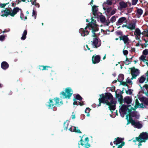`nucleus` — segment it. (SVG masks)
Returning a JSON list of instances; mask_svg holds the SVG:
<instances>
[{
  "label": "nucleus",
  "mask_w": 148,
  "mask_h": 148,
  "mask_svg": "<svg viewBox=\"0 0 148 148\" xmlns=\"http://www.w3.org/2000/svg\"><path fill=\"white\" fill-rule=\"evenodd\" d=\"M91 21L89 23L84 29L81 28L79 30L81 35L82 36H85L88 34L89 32L87 30H91L92 33V37H97L96 35L95 32L99 30V28L98 25L96 24V20L93 18V17L91 18Z\"/></svg>",
  "instance_id": "f257e3e1"
},
{
  "label": "nucleus",
  "mask_w": 148,
  "mask_h": 148,
  "mask_svg": "<svg viewBox=\"0 0 148 148\" xmlns=\"http://www.w3.org/2000/svg\"><path fill=\"white\" fill-rule=\"evenodd\" d=\"M100 96L101 97L99 99V104L97 105L98 107L101 106V103L108 105L110 102L109 101L113 100V96L110 92H106L105 95L102 94L100 95Z\"/></svg>",
  "instance_id": "f03ea898"
},
{
  "label": "nucleus",
  "mask_w": 148,
  "mask_h": 148,
  "mask_svg": "<svg viewBox=\"0 0 148 148\" xmlns=\"http://www.w3.org/2000/svg\"><path fill=\"white\" fill-rule=\"evenodd\" d=\"M21 10L19 8L17 7L14 8L12 10L11 8H6L4 10L1 11V16L2 17H7L9 15L14 17L17 13Z\"/></svg>",
  "instance_id": "7ed1b4c3"
},
{
  "label": "nucleus",
  "mask_w": 148,
  "mask_h": 148,
  "mask_svg": "<svg viewBox=\"0 0 148 148\" xmlns=\"http://www.w3.org/2000/svg\"><path fill=\"white\" fill-rule=\"evenodd\" d=\"M148 139V133L147 132H143L139 136L136 137V139L133 140L134 142L140 141V142H145Z\"/></svg>",
  "instance_id": "20e7f679"
},
{
  "label": "nucleus",
  "mask_w": 148,
  "mask_h": 148,
  "mask_svg": "<svg viewBox=\"0 0 148 148\" xmlns=\"http://www.w3.org/2000/svg\"><path fill=\"white\" fill-rule=\"evenodd\" d=\"M73 90L70 87H68L65 89V92L62 91L60 94L62 95L64 98L69 99L73 94Z\"/></svg>",
  "instance_id": "39448f33"
},
{
  "label": "nucleus",
  "mask_w": 148,
  "mask_h": 148,
  "mask_svg": "<svg viewBox=\"0 0 148 148\" xmlns=\"http://www.w3.org/2000/svg\"><path fill=\"white\" fill-rule=\"evenodd\" d=\"M91 42L92 43V44L93 47L96 48L99 47L101 44V41L99 38H93L92 41H91Z\"/></svg>",
  "instance_id": "423d86ee"
},
{
  "label": "nucleus",
  "mask_w": 148,
  "mask_h": 148,
  "mask_svg": "<svg viewBox=\"0 0 148 148\" xmlns=\"http://www.w3.org/2000/svg\"><path fill=\"white\" fill-rule=\"evenodd\" d=\"M139 73V72L138 69H135V67L132 68L131 69V74L132 75V77L131 79H136Z\"/></svg>",
  "instance_id": "0eeeda50"
},
{
  "label": "nucleus",
  "mask_w": 148,
  "mask_h": 148,
  "mask_svg": "<svg viewBox=\"0 0 148 148\" xmlns=\"http://www.w3.org/2000/svg\"><path fill=\"white\" fill-rule=\"evenodd\" d=\"M101 59V57L99 55H94L92 58V63L93 64L98 63L99 62Z\"/></svg>",
  "instance_id": "6e6552de"
},
{
  "label": "nucleus",
  "mask_w": 148,
  "mask_h": 148,
  "mask_svg": "<svg viewBox=\"0 0 148 148\" xmlns=\"http://www.w3.org/2000/svg\"><path fill=\"white\" fill-rule=\"evenodd\" d=\"M127 115L129 116V117H132V118L134 117L138 119H139L140 117L138 112L135 111H133L132 112L128 113V114Z\"/></svg>",
  "instance_id": "1a4fd4ad"
},
{
  "label": "nucleus",
  "mask_w": 148,
  "mask_h": 148,
  "mask_svg": "<svg viewBox=\"0 0 148 148\" xmlns=\"http://www.w3.org/2000/svg\"><path fill=\"white\" fill-rule=\"evenodd\" d=\"M122 106L119 110V112H120L121 111L123 112V114H126L128 112H127V111H128V107L131 106V105H122Z\"/></svg>",
  "instance_id": "9d476101"
},
{
  "label": "nucleus",
  "mask_w": 148,
  "mask_h": 148,
  "mask_svg": "<svg viewBox=\"0 0 148 148\" xmlns=\"http://www.w3.org/2000/svg\"><path fill=\"white\" fill-rule=\"evenodd\" d=\"M136 22H131L128 24V25H125V27L129 29L133 30L135 29Z\"/></svg>",
  "instance_id": "9b49d317"
},
{
  "label": "nucleus",
  "mask_w": 148,
  "mask_h": 148,
  "mask_svg": "<svg viewBox=\"0 0 148 148\" xmlns=\"http://www.w3.org/2000/svg\"><path fill=\"white\" fill-rule=\"evenodd\" d=\"M108 106L109 109L112 111V110H114L116 109L115 105L114 103V101L113 100L110 101V102L108 105H107Z\"/></svg>",
  "instance_id": "f8f14e48"
},
{
  "label": "nucleus",
  "mask_w": 148,
  "mask_h": 148,
  "mask_svg": "<svg viewBox=\"0 0 148 148\" xmlns=\"http://www.w3.org/2000/svg\"><path fill=\"white\" fill-rule=\"evenodd\" d=\"M53 100L50 99L49 102L46 103V106L49 108H53L55 107V103H53Z\"/></svg>",
  "instance_id": "ddd939ff"
},
{
  "label": "nucleus",
  "mask_w": 148,
  "mask_h": 148,
  "mask_svg": "<svg viewBox=\"0 0 148 148\" xmlns=\"http://www.w3.org/2000/svg\"><path fill=\"white\" fill-rule=\"evenodd\" d=\"M132 125L134 126V127L138 129H140L143 126L142 125L139 121H134L132 123Z\"/></svg>",
  "instance_id": "4468645a"
},
{
  "label": "nucleus",
  "mask_w": 148,
  "mask_h": 148,
  "mask_svg": "<svg viewBox=\"0 0 148 148\" xmlns=\"http://www.w3.org/2000/svg\"><path fill=\"white\" fill-rule=\"evenodd\" d=\"M127 21L126 20V18L125 17H122L120 18L118 21L116 23V25H119L120 24L122 23L123 22H126Z\"/></svg>",
  "instance_id": "2eb2a0df"
},
{
  "label": "nucleus",
  "mask_w": 148,
  "mask_h": 148,
  "mask_svg": "<svg viewBox=\"0 0 148 148\" xmlns=\"http://www.w3.org/2000/svg\"><path fill=\"white\" fill-rule=\"evenodd\" d=\"M9 65L8 63L5 61H3L1 64V67L2 69L4 70L7 69L9 67Z\"/></svg>",
  "instance_id": "dca6fc26"
},
{
  "label": "nucleus",
  "mask_w": 148,
  "mask_h": 148,
  "mask_svg": "<svg viewBox=\"0 0 148 148\" xmlns=\"http://www.w3.org/2000/svg\"><path fill=\"white\" fill-rule=\"evenodd\" d=\"M53 100L55 102V105L57 106H59L63 103L62 101L60 102V99L58 98H54Z\"/></svg>",
  "instance_id": "f3484780"
},
{
  "label": "nucleus",
  "mask_w": 148,
  "mask_h": 148,
  "mask_svg": "<svg viewBox=\"0 0 148 148\" xmlns=\"http://www.w3.org/2000/svg\"><path fill=\"white\" fill-rule=\"evenodd\" d=\"M132 101V99L128 96L125 97L123 99V102L126 103L127 104H130Z\"/></svg>",
  "instance_id": "a211bd4d"
},
{
  "label": "nucleus",
  "mask_w": 148,
  "mask_h": 148,
  "mask_svg": "<svg viewBox=\"0 0 148 148\" xmlns=\"http://www.w3.org/2000/svg\"><path fill=\"white\" fill-rule=\"evenodd\" d=\"M78 127H74V129L73 130H72V127H70L69 129V130L72 132H74L76 133H78L81 134L82 133L81 132L80 130L78 129Z\"/></svg>",
  "instance_id": "6ab92c4d"
},
{
  "label": "nucleus",
  "mask_w": 148,
  "mask_h": 148,
  "mask_svg": "<svg viewBox=\"0 0 148 148\" xmlns=\"http://www.w3.org/2000/svg\"><path fill=\"white\" fill-rule=\"evenodd\" d=\"M114 140L113 143L114 144H115L116 145H118L119 144L122 143V140L121 138H119V137H117L116 138H115Z\"/></svg>",
  "instance_id": "aec40b11"
},
{
  "label": "nucleus",
  "mask_w": 148,
  "mask_h": 148,
  "mask_svg": "<svg viewBox=\"0 0 148 148\" xmlns=\"http://www.w3.org/2000/svg\"><path fill=\"white\" fill-rule=\"evenodd\" d=\"M141 33L142 32H141L140 29L138 28L135 29L134 34L136 37H138V36H140L142 34Z\"/></svg>",
  "instance_id": "412c9836"
},
{
  "label": "nucleus",
  "mask_w": 148,
  "mask_h": 148,
  "mask_svg": "<svg viewBox=\"0 0 148 148\" xmlns=\"http://www.w3.org/2000/svg\"><path fill=\"white\" fill-rule=\"evenodd\" d=\"M97 6L94 5L92 6V14L95 16L97 14V12L98 11V8H97Z\"/></svg>",
  "instance_id": "4be33fe9"
},
{
  "label": "nucleus",
  "mask_w": 148,
  "mask_h": 148,
  "mask_svg": "<svg viewBox=\"0 0 148 148\" xmlns=\"http://www.w3.org/2000/svg\"><path fill=\"white\" fill-rule=\"evenodd\" d=\"M120 40H122L124 41L125 44H128L130 42V40L128 38H119Z\"/></svg>",
  "instance_id": "5701e85b"
},
{
  "label": "nucleus",
  "mask_w": 148,
  "mask_h": 148,
  "mask_svg": "<svg viewBox=\"0 0 148 148\" xmlns=\"http://www.w3.org/2000/svg\"><path fill=\"white\" fill-rule=\"evenodd\" d=\"M128 116L127 115L126 116V119L127 120V124H129L130 123H131V124L132 125V123L134 121H135V120H133L132 118V117H129V119H128Z\"/></svg>",
  "instance_id": "b1692460"
},
{
  "label": "nucleus",
  "mask_w": 148,
  "mask_h": 148,
  "mask_svg": "<svg viewBox=\"0 0 148 148\" xmlns=\"http://www.w3.org/2000/svg\"><path fill=\"white\" fill-rule=\"evenodd\" d=\"M48 68H51V67L48 66H39L38 69L40 70H47Z\"/></svg>",
  "instance_id": "393cba45"
},
{
  "label": "nucleus",
  "mask_w": 148,
  "mask_h": 148,
  "mask_svg": "<svg viewBox=\"0 0 148 148\" xmlns=\"http://www.w3.org/2000/svg\"><path fill=\"white\" fill-rule=\"evenodd\" d=\"M119 4L121 9L125 8L127 6L126 3L123 1L120 2L119 3Z\"/></svg>",
  "instance_id": "a878e982"
},
{
  "label": "nucleus",
  "mask_w": 148,
  "mask_h": 148,
  "mask_svg": "<svg viewBox=\"0 0 148 148\" xmlns=\"http://www.w3.org/2000/svg\"><path fill=\"white\" fill-rule=\"evenodd\" d=\"M99 18L101 22L102 23H104L105 22L106 18L105 16L101 13V15L99 16Z\"/></svg>",
  "instance_id": "bb28decb"
},
{
  "label": "nucleus",
  "mask_w": 148,
  "mask_h": 148,
  "mask_svg": "<svg viewBox=\"0 0 148 148\" xmlns=\"http://www.w3.org/2000/svg\"><path fill=\"white\" fill-rule=\"evenodd\" d=\"M80 144L82 146L84 145V147L86 148H88L90 147V144H89L88 143H85V142H84V143L82 142H81Z\"/></svg>",
  "instance_id": "cd10ccee"
},
{
  "label": "nucleus",
  "mask_w": 148,
  "mask_h": 148,
  "mask_svg": "<svg viewBox=\"0 0 148 148\" xmlns=\"http://www.w3.org/2000/svg\"><path fill=\"white\" fill-rule=\"evenodd\" d=\"M142 34L144 35L146 37H148V29L144 30V31L142 32Z\"/></svg>",
  "instance_id": "c85d7f7f"
},
{
  "label": "nucleus",
  "mask_w": 148,
  "mask_h": 148,
  "mask_svg": "<svg viewBox=\"0 0 148 148\" xmlns=\"http://www.w3.org/2000/svg\"><path fill=\"white\" fill-rule=\"evenodd\" d=\"M67 120L66 121L64 122V130H67L68 128L69 123L67 122Z\"/></svg>",
  "instance_id": "c756f323"
},
{
  "label": "nucleus",
  "mask_w": 148,
  "mask_h": 148,
  "mask_svg": "<svg viewBox=\"0 0 148 148\" xmlns=\"http://www.w3.org/2000/svg\"><path fill=\"white\" fill-rule=\"evenodd\" d=\"M146 57V56H145L142 55L139 58V60L140 61H141L144 62H145L147 61V60L145 59Z\"/></svg>",
  "instance_id": "7c9ffc66"
},
{
  "label": "nucleus",
  "mask_w": 148,
  "mask_h": 148,
  "mask_svg": "<svg viewBox=\"0 0 148 148\" xmlns=\"http://www.w3.org/2000/svg\"><path fill=\"white\" fill-rule=\"evenodd\" d=\"M91 109H90L89 108H87L85 111V113H87V114L86 115V116H89L90 115L89 112L90 111Z\"/></svg>",
  "instance_id": "2f4dec72"
},
{
  "label": "nucleus",
  "mask_w": 148,
  "mask_h": 148,
  "mask_svg": "<svg viewBox=\"0 0 148 148\" xmlns=\"http://www.w3.org/2000/svg\"><path fill=\"white\" fill-rule=\"evenodd\" d=\"M76 100H78L79 101H81L82 100V97L79 94L76 95L75 96V98H74Z\"/></svg>",
  "instance_id": "473e14b6"
},
{
  "label": "nucleus",
  "mask_w": 148,
  "mask_h": 148,
  "mask_svg": "<svg viewBox=\"0 0 148 148\" xmlns=\"http://www.w3.org/2000/svg\"><path fill=\"white\" fill-rule=\"evenodd\" d=\"M118 81L120 82V85H122L125 86H127L128 88V85L127 84L126 82H123L122 81H120L117 79Z\"/></svg>",
  "instance_id": "72a5a7b5"
},
{
  "label": "nucleus",
  "mask_w": 148,
  "mask_h": 148,
  "mask_svg": "<svg viewBox=\"0 0 148 148\" xmlns=\"http://www.w3.org/2000/svg\"><path fill=\"white\" fill-rule=\"evenodd\" d=\"M142 99L144 102V103L147 106H148V99L144 97L142 98Z\"/></svg>",
  "instance_id": "f704fd0d"
},
{
  "label": "nucleus",
  "mask_w": 148,
  "mask_h": 148,
  "mask_svg": "<svg viewBox=\"0 0 148 148\" xmlns=\"http://www.w3.org/2000/svg\"><path fill=\"white\" fill-rule=\"evenodd\" d=\"M145 79L144 77L142 76L139 79V82L140 83H143L145 81Z\"/></svg>",
  "instance_id": "c9c22d12"
},
{
  "label": "nucleus",
  "mask_w": 148,
  "mask_h": 148,
  "mask_svg": "<svg viewBox=\"0 0 148 148\" xmlns=\"http://www.w3.org/2000/svg\"><path fill=\"white\" fill-rule=\"evenodd\" d=\"M143 13V10L141 9H138L137 10L136 13L138 14L140 16Z\"/></svg>",
  "instance_id": "e433bc0d"
},
{
  "label": "nucleus",
  "mask_w": 148,
  "mask_h": 148,
  "mask_svg": "<svg viewBox=\"0 0 148 148\" xmlns=\"http://www.w3.org/2000/svg\"><path fill=\"white\" fill-rule=\"evenodd\" d=\"M119 80L120 81H122L124 79V75L123 74H120L118 77Z\"/></svg>",
  "instance_id": "4c0bfd02"
},
{
  "label": "nucleus",
  "mask_w": 148,
  "mask_h": 148,
  "mask_svg": "<svg viewBox=\"0 0 148 148\" xmlns=\"http://www.w3.org/2000/svg\"><path fill=\"white\" fill-rule=\"evenodd\" d=\"M126 57V59L125 61L124 62V63L126 65H128L129 64H130L131 62H132L131 61L129 60V59Z\"/></svg>",
  "instance_id": "58836bf2"
},
{
  "label": "nucleus",
  "mask_w": 148,
  "mask_h": 148,
  "mask_svg": "<svg viewBox=\"0 0 148 148\" xmlns=\"http://www.w3.org/2000/svg\"><path fill=\"white\" fill-rule=\"evenodd\" d=\"M138 108V107L135 106V108H134L132 107H131V108L130 109H129L128 108V113H129L131 112H132V110H133V111H136V108Z\"/></svg>",
  "instance_id": "ea45409f"
},
{
  "label": "nucleus",
  "mask_w": 148,
  "mask_h": 148,
  "mask_svg": "<svg viewBox=\"0 0 148 148\" xmlns=\"http://www.w3.org/2000/svg\"><path fill=\"white\" fill-rule=\"evenodd\" d=\"M112 0H107L106 2H105L104 3L107 4L108 5H111L112 4Z\"/></svg>",
  "instance_id": "a19ab883"
},
{
  "label": "nucleus",
  "mask_w": 148,
  "mask_h": 148,
  "mask_svg": "<svg viewBox=\"0 0 148 148\" xmlns=\"http://www.w3.org/2000/svg\"><path fill=\"white\" fill-rule=\"evenodd\" d=\"M116 34H117L120 36L119 37H127V36H122V32L120 31H117L116 32Z\"/></svg>",
  "instance_id": "79ce46f5"
},
{
  "label": "nucleus",
  "mask_w": 148,
  "mask_h": 148,
  "mask_svg": "<svg viewBox=\"0 0 148 148\" xmlns=\"http://www.w3.org/2000/svg\"><path fill=\"white\" fill-rule=\"evenodd\" d=\"M116 20V18L115 16H112L110 19V21L111 22L113 23L114 22H115Z\"/></svg>",
  "instance_id": "37998d69"
},
{
  "label": "nucleus",
  "mask_w": 148,
  "mask_h": 148,
  "mask_svg": "<svg viewBox=\"0 0 148 148\" xmlns=\"http://www.w3.org/2000/svg\"><path fill=\"white\" fill-rule=\"evenodd\" d=\"M125 92L127 94L129 95H131L132 93V90L130 89H128V90H126Z\"/></svg>",
  "instance_id": "c03bdc74"
},
{
  "label": "nucleus",
  "mask_w": 148,
  "mask_h": 148,
  "mask_svg": "<svg viewBox=\"0 0 148 148\" xmlns=\"http://www.w3.org/2000/svg\"><path fill=\"white\" fill-rule=\"evenodd\" d=\"M127 13L126 14L128 15V13H131L132 12L133 10V8H127Z\"/></svg>",
  "instance_id": "a18cd8bd"
},
{
  "label": "nucleus",
  "mask_w": 148,
  "mask_h": 148,
  "mask_svg": "<svg viewBox=\"0 0 148 148\" xmlns=\"http://www.w3.org/2000/svg\"><path fill=\"white\" fill-rule=\"evenodd\" d=\"M143 53L145 55H147L148 54V49H146L143 50Z\"/></svg>",
  "instance_id": "49530a36"
},
{
  "label": "nucleus",
  "mask_w": 148,
  "mask_h": 148,
  "mask_svg": "<svg viewBox=\"0 0 148 148\" xmlns=\"http://www.w3.org/2000/svg\"><path fill=\"white\" fill-rule=\"evenodd\" d=\"M9 3H0V7L1 8H4L6 5H8Z\"/></svg>",
  "instance_id": "de8ad7c7"
},
{
  "label": "nucleus",
  "mask_w": 148,
  "mask_h": 148,
  "mask_svg": "<svg viewBox=\"0 0 148 148\" xmlns=\"http://www.w3.org/2000/svg\"><path fill=\"white\" fill-rule=\"evenodd\" d=\"M27 33V31L25 30L23 33V35L21 37H26V35Z\"/></svg>",
  "instance_id": "09e8293b"
},
{
  "label": "nucleus",
  "mask_w": 148,
  "mask_h": 148,
  "mask_svg": "<svg viewBox=\"0 0 148 148\" xmlns=\"http://www.w3.org/2000/svg\"><path fill=\"white\" fill-rule=\"evenodd\" d=\"M138 0H132V3L133 5H136L138 1Z\"/></svg>",
  "instance_id": "8fccbe9b"
},
{
  "label": "nucleus",
  "mask_w": 148,
  "mask_h": 148,
  "mask_svg": "<svg viewBox=\"0 0 148 148\" xmlns=\"http://www.w3.org/2000/svg\"><path fill=\"white\" fill-rule=\"evenodd\" d=\"M36 1L37 0H30V1L31 2L32 5H34L35 4H36L38 3L36 2Z\"/></svg>",
  "instance_id": "3c124183"
},
{
  "label": "nucleus",
  "mask_w": 148,
  "mask_h": 148,
  "mask_svg": "<svg viewBox=\"0 0 148 148\" xmlns=\"http://www.w3.org/2000/svg\"><path fill=\"white\" fill-rule=\"evenodd\" d=\"M125 142L123 141L121 143V144L119 145L118 146V148H122V146L125 145Z\"/></svg>",
  "instance_id": "603ef678"
},
{
  "label": "nucleus",
  "mask_w": 148,
  "mask_h": 148,
  "mask_svg": "<svg viewBox=\"0 0 148 148\" xmlns=\"http://www.w3.org/2000/svg\"><path fill=\"white\" fill-rule=\"evenodd\" d=\"M73 100L74 101V102L73 103V105H76L78 106L79 105V103L77 101H76V100L75 99H74Z\"/></svg>",
  "instance_id": "864d4df0"
},
{
  "label": "nucleus",
  "mask_w": 148,
  "mask_h": 148,
  "mask_svg": "<svg viewBox=\"0 0 148 148\" xmlns=\"http://www.w3.org/2000/svg\"><path fill=\"white\" fill-rule=\"evenodd\" d=\"M36 15L37 14L36 12L34 10H33L32 16H35L34 19H36Z\"/></svg>",
  "instance_id": "5fc2aeb1"
},
{
  "label": "nucleus",
  "mask_w": 148,
  "mask_h": 148,
  "mask_svg": "<svg viewBox=\"0 0 148 148\" xmlns=\"http://www.w3.org/2000/svg\"><path fill=\"white\" fill-rule=\"evenodd\" d=\"M116 9H113V10H112L111 13H110V15H112L114 14H115L116 13Z\"/></svg>",
  "instance_id": "6e6d98bb"
},
{
  "label": "nucleus",
  "mask_w": 148,
  "mask_h": 148,
  "mask_svg": "<svg viewBox=\"0 0 148 148\" xmlns=\"http://www.w3.org/2000/svg\"><path fill=\"white\" fill-rule=\"evenodd\" d=\"M118 101L119 102L120 104L122 105V103L123 101V99H120V98H119L118 99Z\"/></svg>",
  "instance_id": "4d7b16f0"
},
{
  "label": "nucleus",
  "mask_w": 148,
  "mask_h": 148,
  "mask_svg": "<svg viewBox=\"0 0 148 148\" xmlns=\"http://www.w3.org/2000/svg\"><path fill=\"white\" fill-rule=\"evenodd\" d=\"M123 54L125 56H126L127 57V55L128 54V51L127 50H124L123 51Z\"/></svg>",
  "instance_id": "13d9d810"
},
{
  "label": "nucleus",
  "mask_w": 148,
  "mask_h": 148,
  "mask_svg": "<svg viewBox=\"0 0 148 148\" xmlns=\"http://www.w3.org/2000/svg\"><path fill=\"white\" fill-rule=\"evenodd\" d=\"M112 10V8L111 7L108 8L107 9V12L108 13H109Z\"/></svg>",
  "instance_id": "bf43d9fd"
},
{
  "label": "nucleus",
  "mask_w": 148,
  "mask_h": 148,
  "mask_svg": "<svg viewBox=\"0 0 148 148\" xmlns=\"http://www.w3.org/2000/svg\"><path fill=\"white\" fill-rule=\"evenodd\" d=\"M128 77L127 78V81L126 82L127 84V83H132V81L130 80V79H128Z\"/></svg>",
  "instance_id": "052dcab7"
},
{
  "label": "nucleus",
  "mask_w": 148,
  "mask_h": 148,
  "mask_svg": "<svg viewBox=\"0 0 148 148\" xmlns=\"http://www.w3.org/2000/svg\"><path fill=\"white\" fill-rule=\"evenodd\" d=\"M116 92L117 91H115V94H116V98H119L120 97V96L121 95V94H117V92Z\"/></svg>",
  "instance_id": "680f3d73"
},
{
  "label": "nucleus",
  "mask_w": 148,
  "mask_h": 148,
  "mask_svg": "<svg viewBox=\"0 0 148 148\" xmlns=\"http://www.w3.org/2000/svg\"><path fill=\"white\" fill-rule=\"evenodd\" d=\"M144 40L145 42V43L144 44L145 46V47H147V46L148 45V44L147 43V42H148V40H147L145 39L144 38Z\"/></svg>",
  "instance_id": "e2e57ef3"
},
{
  "label": "nucleus",
  "mask_w": 148,
  "mask_h": 148,
  "mask_svg": "<svg viewBox=\"0 0 148 148\" xmlns=\"http://www.w3.org/2000/svg\"><path fill=\"white\" fill-rule=\"evenodd\" d=\"M115 86H114L113 87H112L111 88V89H110V90L111 91H112V92H113L114 91H114L115 92V91H116L115 90Z\"/></svg>",
  "instance_id": "0e129e2a"
},
{
  "label": "nucleus",
  "mask_w": 148,
  "mask_h": 148,
  "mask_svg": "<svg viewBox=\"0 0 148 148\" xmlns=\"http://www.w3.org/2000/svg\"><path fill=\"white\" fill-rule=\"evenodd\" d=\"M78 103H79V105L80 106H82V105H84V103L83 102H82L81 103L80 102L78 101Z\"/></svg>",
  "instance_id": "69168bd1"
},
{
  "label": "nucleus",
  "mask_w": 148,
  "mask_h": 148,
  "mask_svg": "<svg viewBox=\"0 0 148 148\" xmlns=\"http://www.w3.org/2000/svg\"><path fill=\"white\" fill-rule=\"evenodd\" d=\"M34 5L36 7L39 8L40 7V5L38 3H36V4H35Z\"/></svg>",
  "instance_id": "338daca9"
},
{
  "label": "nucleus",
  "mask_w": 148,
  "mask_h": 148,
  "mask_svg": "<svg viewBox=\"0 0 148 148\" xmlns=\"http://www.w3.org/2000/svg\"><path fill=\"white\" fill-rule=\"evenodd\" d=\"M143 87H145L146 89H148V85L146 84Z\"/></svg>",
  "instance_id": "774afa93"
}]
</instances>
